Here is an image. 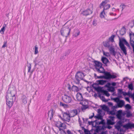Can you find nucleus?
Segmentation results:
<instances>
[{"label": "nucleus", "mask_w": 134, "mask_h": 134, "mask_svg": "<svg viewBox=\"0 0 134 134\" xmlns=\"http://www.w3.org/2000/svg\"><path fill=\"white\" fill-rule=\"evenodd\" d=\"M104 75L102 76H97V77H96V79H104L109 80L111 79H113L116 78L117 76L114 74V73L111 74V73L107 74V72H105Z\"/></svg>", "instance_id": "nucleus-1"}, {"label": "nucleus", "mask_w": 134, "mask_h": 134, "mask_svg": "<svg viewBox=\"0 0 134 134\" xmlns=\"http://www.w3.org/2000/svg\"><path fill=\"white\" fill-rule=\"evenodd\" d=\"M110 41L107 40L106 41L103 42V44L104 47L108 48L110 53L112 54L113 55L115 56L116 55V52L115 51L114 48L111 46H110Z\"/></svg>", "instance_id": "nucleus-2"}, {"label": "nucleus", "mask_w": 134, "mask_h": 134, "mask_svg": "<svg viewBox=\"0 0 134 134\" xmlns=\"http://www.w3.org/2000/svg\"><path fill=\"white\" fill-rule=\"evenodd\" d=\"M86 74L81 71H78L77 72L75 76V78L77 81L76 84H79L80 83V81L81 80L83 81L85 79L83 77L85 76Z\"/></svg>", "instance_id": "nucleus-3"}, {"label": "nucleus", "mask_w": 134, "mask_h": 134, "mask_svg": "<svg viewBox=\"0 0 134 134\" xmlns=\"http://www.w3.org/2000/svg\"><path fill=\"white\" fill-rule=\"evenodd\" d=\"M109 0H105V1H103L102 3L100 4L99 5V7L100 8H102V6L103 8V11L101 12V14H102L104 12L105 10H106L109 9L110 7V4H108L105 5V4L109 2Z\"/></svg>", "instance_id": "nucleus-4"}, {"label": "nucleus", "mask_w": 134, "mask_h": 134, "mask_svg": "<svg viewBox=\"0 0 134 134\" xmlns=\"http://www.w3.org/2000/svg\"><path fill=\"white\" fill-rule=\"evenodd\" d=\"M71 30V29L68 27H63L60 31L61 35L64 36H65V37L66 38L69 35Z\"/></svg>", "instance_id": "nucleus-5"}, {"label": "nucleus", "mask_w": 134, "mask_h": 134, "mask_svg": "<svg viewBox=\"0 0 134 134\" xmlns=\"http://www.w3.org/2000/svg\"><path fill=\"white\" fill-rule=\"evenodd\" d=\"M62 99L65 103H67L70 102L71 100V97L66 94H64L62 96Z\"/></svg>", "instance_id": "nucleus-6"}, {"label": "nucleus", "mask_w": 134, "mask_h": 134, "mask_svg": "<svg viewBox=\"0 0 134 134\" xmlns=\"http://www.w3.org/2000/svg\"><path fill=\"white\" fill-rule=\"evenodd\" d=\"M70 114L67 112H64L63 114V121L69 122L70 120Z\"/></svg>", "instance_id": "nucleus-7"}, {"label": "nucleus", "mask_w": 134, "mask_h": 134, "mask_svg": "<svg viewBox=\"0 0 134 134\" xmlns=\"http://www.w3.org/2000/svg\"><path fill=\"white\" fill-rule=\"evenodd\" d=\"M124 118H123L122 119L120 120L118 122H117L116 125L115 126V128L117 130H118L120 128H121V127H123L124 125L122 124L124 122Z\"/></svg>", "instance_id": "nucleus-8"}, {"label": "nucleus", "mask_w": 134, "mask_h": 134, "mask_svg": "<svg viewBox=\"0 0 134 134\" xmlns=\"http://www.w3.org/2000/svg\"><path fill=\"white\" fill-rule=\"evenodd\" d=\"M93 11L90 9H87L82 12L80 14L83 16H87L92 13Z\"/></svg>", "instance_id": "nucleus-9"}, {"label": "nucleus", "mask_w": 134, "mask_h": 134, "mask_svg": "<svg viewBox=\"0 0 134 134\" xmlns=\"http://www.w3.org/2000/svg\"><path fill=\"white\" fill-rule=\"evenodd\" d=\"M123 126V128H125L126 130L131 129L134 128V123L129 122Z\"/></svg>", "instance_id": "nucleus-10"}, {"label": "nucleus", "mask_w": 134, "mask_h": 134, "mask_svg": "<svg viewBox=\"0 0 134 134\" xmlns=\"http://www.w3.org/2000/svg\"><path fill=\"white\" fill-rule=\"evenodd\" d=\"M57 127L59 128V129L60 128V127H61L62 128L61 129H63L64 130L66 129V126L65 125V123H62L61 122H58L57 123Z\"/></svg>", "instance_id": "nucleus-11"}, {"label": "nucleus", "mask_w": 134, "mask_h": 134, "mask_svg": "<svg viewBox=\"0 0 134 134\" xmlns=\"http://www.w3.org/2000/svg\"><path fill=\"white\" fill-rule=\"evenodd\" d=\"M6 104L9 108H10L13 104V102L15 101L12 100V99H6Z\"/></svg>", "instance_id": "nucleus-12"}, {"label": "nucleus", "mask_w": 134, "mask_h": 134, "mask_svg": "<svg viewBox=\"0 0 134 134\" xmlns=\"http://www.w3.org/2000/svg\"><path fill=\"white\" fill-rule=\"evenodd\" d=\"M102 126H96L95 125L94 126V127H95L96 128V129L94 130V132L97 133H98L99 131H105V130L102 129Z\"/></svg>", "instance_id": "nucleus-13"}, {"label": "nucleus", "mask_w": 134, "mask_h": 134, "mask_svg": "<svg viewBox=\"0 0 134 134\" xmlns=\"http://www.w3.org/2000/svg\"><path fill=\"white\" fill-rule=\"evenodd\" d=\"M48 119H49L51 120L52 118L53 117V110L52 109H51L49 111H48Z\"/></svg>", "instance_id": "nucleus-14"}, {"label": "nucleus", "mask_w": 134, "mask_h": 134, "mask_svg": "<svg viewBox=\"0 0 134 134\" xmlns=\"http://www.w3.org/2000/svg\"><path fill=\"white\" fill-rule=\"evenodd\" d=\"M107 82L106 80H99L96 81V82L97 83H94L93 84L96 85H103L105 84Z\"/></svg>", "instance_id": "nucleus-15"}, {"label": "nucleus", "mask_w": 134, "mask_h": 134, "mask_svg": "<svg viewBox=\"0 0 134 134\" xmlns=\"http://www.w3.org/2000/svg\"><path fill=\"white\" fill-rule=\"evenodd\" d=\"M129 37H130V43L131 46H134V37L133 36H132V34L130 33L129 34Z\"/></svg>", "instance_id": "nucleus-16"}, {"label": "nucleus", "mask_w": 134, "mask_h": 134, "mask_svg": "<svg viewBox=\"0 0 134 134\" xmlns=\"http://www.w3.org/2000/svg\"><path fill=\"white\" fill-rule=\"evenodd\" d=\"M118 37L119 38V46H121L124 45V43L126 41V39L124 38H121L119 36H118Z\"/></svg>", "instance_id": "nucleus-17"}, {"label": "nucleus", "mask_w": 134, "mask_h": 134, "mask_svg": "<svg viewBox=\"0 0 134 134\" xmlns=\"http://www.w3.org/2000/svg\"><path fill=\"white\" fill-rule=\"evenodd\" d=\"M122 110H118L116 116L117 118L119 120H121L122 119Z\"/></svg>", "instance_id": "nucleus-18"}, {"label": "nucleus", "mask_w": 134, "mask_h": 134, "mask_svg": "<svg viewBox=\"0 0 134 134\" xmlns=\"http://www.w3.org/2000/svg\"><path fill=\"white\" fill-rule=\"evenodd\" d=\"M120 48L122 51L123 52V53L125 55H126L127 54L126 48L125 46V45L123 46H119Z\"/></svg>", "instance_id": "nucleus-19"}, {"label": "nucleus", "mask_w": 134, "mask_h": 134, "mask_svg": "<svg viewBox=\"0 0 134 134\" xmlns=\"http://www.w3.org/2000/svg\"><path fill=\"white\" fill-rule=\"evenodd\" d=\"M76 98L79 101H82L83 99L82 94L79 92L76 95Z\"/></svg>", "instance_id": "nucleus-20"}, {"label": "nucleus", "mask_w": 134, "mask_h": 134, "mask_svg": "<svg viewBox=\"0 0 134 134\" xmlns=\"http://www.w3.org/2000/svg\"><path fill=\"white\" fill-rule=\"evenodd\" d=\"M125 104V101L121 100L117 103V104L119 108H122L124 105Z\"/></svg>", "instance_id": "nucleus-21"}, {"label": "nucleus", "mask_w": 134, "mask_h": 134, "mask_svg": "<svg viewBox=\"0 0 134 134\" xmlns=\"http://www.w3.org/2000/svg\"><path fill=\"white\" fill-rule=\"evenodd\" d=\"M95 68V69L97 71L100 73H103L104 74V73L105 72H107V74L111 73L110 72L105 71L104 68H103V70H102V71L100 70L99 68H98L97 67H96Z\"/></svg>", "instance_id": "nucleus-22"}, {"label": "nucleus", "mask_w": 134, "mask_h": 134, "mask_svg": "<svg viewBox=\"0 0 134 134\" xmlns=\"http://www.w3.org/2000/svg\"><path fill=\"white\" fill-rule=\"evenodd\" d=\"M101 60L103 63L106 66H107V64L109 62V61L108 59L106 57H103L102 59Z\"/></svg>", "instance_id": "nucleus-23"}, {"label": "nucleus", "mask_w": 134, "mask_h": 134, "mask_svg": "<svg viewBox=\"0 0 134 134\" xmlns=\"http://www.w3.org/2000/svg\"><path fill=\"white\" fill-rule=\"evenodd\" d=\"M94 84H93L92 85V86L93 88H94L97 91V92H101L102 93V91L103 90H102V87H100L98 86V87H95L94 86Z\"/></svg>", "instance_id": "nucleus-24"}, {"label": "nucleus", "mask_w": 134, "mask_h": 134, "mask_svg": "<svg viewBox=\"0 0 134 134\" xmlns=\"http://www.w3.org/2000/svg\"><path fill=\"white\" fill-rule=\"evenodd\" d=\"M126 32V29L125 27L123 26L120 31V34L121 36L125 35Z\"/></svg>", "instance_id": "nucleus-25"}, {"label": "nucleus", "mask_w": 134, "mask_h": 134, "mask_svg": "<svg viewBox=\"0 0 134 134\" xmlns=\"http://www.w3.org/2000/svg\"><path fill=\"white\" fill-rule=\"evenodd\" d=\"M6 93L7 94L5 97L6 99H12V100H15V99H13V97H12L10 93Z\"/></svg>", "instance_id": "nucleus-26"}, {"label": "nucleus", "mask_w": 134, "mask_h": 134, "mask_svg": "<svg viewBox=\"0 0 134 134\" xmlns=\"http://www.w3.org/2000/svg\"><path fill=\"white\" fill-rule=\"evenodd\" d=\"M21 100L24 104H25L27 103V101L26 97L25 95H23L21 97Z\"/></svg>", "instance_id": "nucleus-27"}, {"label": "nucleus", "mask_w": 134, "mask_h": 134, "mask_svg": "<svg viewBox=\"0 0 134 134\" xmlns=\"http://www.w3.org/2000/svg\"><path fill=\"white\" fill-rule=\"evenodd\" d=\"M7 93H10L11 94L12 97H13V99H16V97L15 96V94H16V92L15 90H13L11 91L10 92H7Z\"/></svg>", "instance_id": "nucleus-28"}, {"label": "nucleus", "mask_w": 134, "mask_h": 134, "mask_svg": "<svg viewBox=\"0 0 134 134\" xmlns=\"http://www.w3.org/2000/svg\"><path fill=\"white\" fill-rule=\"evenodd\" d=\"M71 90L72 91L77 92L79 91L78 87L75 86L73 85L71 88Z\"/></svg>", "instance_id": "nucleus-29"}, {"label": "nucleus", "mask_w": 134, "mask_h": 134, "mask_svg": "<svg viewBox=\"0 0 134 134\" xmlns=\"http://www.w3.org/2000/svg\"><path fill=\"white\" fill-rule=\"evenodd\" d=\"M34 62L35 63V67H36L37 65H40L42 64V63H41L40 61L38 62L36 59L34 60Z\"/></svg>", "instance_id": "nucleus-30"}, {"label": "nucleus", "mask_w": 134, "mask_h": 134, "mask_svg": "<svg viewBox=\"0 0 134 134\" xmlns=\"http://www.w3.org/2000/svg\"><path fill=\"white\" fill-rule=\"evenodd\" d=\"M115 122L111 120L107 119V125H113L115 124Z\"/></svg>", "instance_id": "nucleus-31"}, {"label": "nucleus", "mask_w": 134, "mask_h": 134, "mask_svg": "<svg viewBox=\"0 0 134 134\" xmlns=\"http://www.w3.org/2000/svg\"><path fill=\"white\" fill-rule=\"evenodd\" d=\"M126 116L128 118H130L132 114L131 111L129 110H127L126 111Z\"/></svg>", "instance_id": "nucleus-32"}, {"label": "nucleus", "mask_w": 134, "mask_h": 134, "mask_svg": "<svg viewBox=\"0 0 134 134\" xmlns=\"http://www.w3.org/2000/svg\"><path fill=\"white\" fill-rule=\"evenodd\" d=\"M102 109L105 111H106L107 112H108V111H109V108L105 105H103L102 106Z\"/></svg>", "instance_id": "nucleus-33"}, {"label": "nucleus", "mask_w": 134, "mask_h": 134, "mask_svg": "<svg viewBox=\"0 0 134 134\" xmlns=\"http://www.w3.org/2000/svg\"><path fill=\"white\" fill-rule=\"evenodd\" d=\"M122 94L124 96H128L129 97H130L131 94H132V93L130 91H129L127 93L123 91Z\"/></svg>", "instance_id": "nucleus-34"}, {"label": "nucleus", "mask_w": 134, "mask_h": 134, "mask_svg": "<svg viewBox=\"0 0 134 134\" xmlns=\"http://www.w3.org/2000/svg\"><path fill=\"white\" fill-rule=\"evenodd\" d=\"M94 118L98 120H102L103 119V116L102 115V114H98L97 116H94Z\"/></svg>", "instance_id": "nucleus-35"}, {"label": "nucleus", "mask_w": 134, "mask_h": 134, "mask_svg": "<svg viewBox=\"0 0 134 134\" xmlns=\"http://www.w3.org/2000/svg\"><path fill=\"white\" fill-rule=\"evenodd\" d=\"M107 90L108 91L112 92H114L115 90V88L112 86H110Z\"/></svg>", "instance_id": "nucleus-36"}, {"label": "nucleus", "mask_w": 134, "mask_h": 134, "mask_svg": "<svg viewBox=\"0 0 134 134\" xmlns=\"http://www.w3.org/2000/svg\"><path fill=\"white\" fill-rule=\"evenodd\" d=\"M58 132H59V134H66V131L61 128H59V131Z\"/></svg>", "instance_id": "nucleus-37"}, {"label": "nucleus", "mask_w": 134, "mask_h": 134, "mask_svg": "<svg viewBox=\"0 0 134 134\" xmlns=\"http://www.w3.org/2000/svg\"><path fill=\"white\" fill-rule=\"evenodd\" d=\"M102 93L104 94L107 97H109L110 96V94L108 92V91L106 90H103L102 91Z\"/></svg>", "instance_id": "nucleus-38"}, {"label": "nucleus", "mask_w": 134, "mask_h": 134, "mask_svg": "<svg viewBox=\"0 0 134 134\" xmlns=\"http://www.w3.org/2000/svg\"><path fill=\"white\" fill-rule=\"evenodd\" d=\"M115 36V35H113L109 38L108 40L110 41V42L111 41L112 43L114 42V38Z\"/></svg>", "instance_id": "nucleus-39"}, {"label": "nucleus", "mask_w": 134, "mask_h": 134, "mask_svg": "<svg viewBox=\"0 0 134 134\" xmlns=\"http://www.w3.org/2000/svg\"><path fill=\"white\" fill-rule=\"evenodd\" d=\"M111 99L114 100L115 102L117 103L120 100L119 99V98L118 97L115 98H111Z\"/></svg>", "instance_id": "nucleus-40"}, {"label": "nucleus", "mask_w": 134, "mask_h": 134, "mask_svg": "<svg viewBox=\"0 0 134 134\" xmlns=\"http://www.w3.org/2000/svg\"><path fill=\"white\" fill-rule=\"evenodd\" d=\"M133 84L132 83H131L128 85V88L129 89V90H131L132 91L133 89Z\"/></svg>", "instance_id": "nucleus-41"}, {"label": "nucleus", "mask_w": 134, "mask_h": 134, "mask_svg": "<svg viewBox=\"0 0 134 134\" xmlns=\"http://www.w3.org/2000/svg\"><path fill=\"white\" fill-rule=\"evenodd\" d=\"M94 63L95 64V65L96 66L98 67H99L100 66V65L102 64V63L99 62L96 60L94 62Z\"/></svg>", "instance_id": "nucleus-42"}, {"label": "nucleus", "mask_w": 134, "mask_h": 134, "mask_svg": "<svg viewBox=\"0 0 134 134\" xmlns=\"http://www.w3.org/2000/svg\"><path fill=\"white\" fill-rule=\"evenodd\" d=\"M125 108L127 109V110H129V109H131L132 108L131 106L129 104H127L125 106Z\"/></svg>", "instance_id": "nucleus-43"}, {"label": "nucleus", "mask_w": 134, "mask_h": 134, "mask_svg": "<svg viewBox=\"0 0 134 134\" xmlns=\"http://www.w3.org/2000/svg\"><path fill=\"white\" fill-rule=\"evenodd\" d=\"M60 106L63 107L64 108H66L68 106V104L63 103L61 102L60 103Z\"/></svg>", "instance_id": "nucleus-44"}, {"label": "nucleus", "mask_w": 134, "mask_h": 134, "mask_svg": "<svg viewBox=\"0 0 134 134\" xmlns=\"http://www.w3.org/2000/svg\"><path fill=\"white\" fill-rule=\"evenodd\" d=\"M108 114L109 115H115V113L114 110L110 111L109 110V111H108Z\"/></svg>", "instance_id": "nucleus-45"}, {"label": "nucleus", "mask_w": 134, "mask_h": 134, "mask_svg": "<svg viewBox=\"0 0 134 134\" xmlns=\"http://www.w3.org/2000/svg\"><path fill=\"white\" fill-rule=\"evenodd\" d=\"M124 44L129 49H131V48L130 46L129 43H128V42H127V41L125 42V43H124Z\"/></svg>", "instance_id": "nucleus-46"}, {"label": "nucleus", "mask_w": 134, "mask_h": 134, "mask_svg": "<svg viewBox=\"0 0 134 134\" xmlns=\"http://www.w3.org/2000/svg\"><path fill=\"white\" fill-rule=\"evenodd\" d=\"M82 107H83L81 108L82 110H85L88 108V106L85 105H83Z\"/></svg>", "instance_id": "nucleus-47"}, {"label": "nucleus", "mask_w": 134, "mask_h": 134, "mask_svg": "<svg viewBox=\"0 0 134 134\" xmlns=\"http://www.w3.org/2000/svg\"><path fill=\"white\" fill-rule=\"evenodd\" d=\"M118 94H122L123 91L122 89H118Z\"/></svg>", "instance_id": "nucleus-48"}, {"label": "nucleus", "mask_w": 134, "mask_h": 134, "mask_svg": "<svg viewBox=\"0 0 134 134\" xmlns=\"http://www.w3.org/2000/svg\"><path fill=\"white\" fill-rule=\"evenodd\" d=\"M35 54H37L38 52V47H37V45H35Z\"/></svg>", "instance_id": "nucleus-49"}, {"label": "nucleus", "mask_w": 134, "mask_h": 134, "mask_svg": "<svg viewBox=\"0 0 134 134\" xmlns=\"http://www.w3.org/2000/svg\"><path fill=\"white\" fill-rule=\"evenodd\" d=\"M72 112H73V113L74 114V116H75V115H77V110L76 109H74L72 110Z\"/></svg>", "instance_id": "nucleus-50"}, {"label": "nucleus", "mask_w": 134, "mask_h": 134, "mask_svg": "<svg viewBox=\"0 0 134 134\" xmlns=\"http://www.w3.org/2000/svg\"><path fill=\"white\" fill-rule=\"evenodd\" d=\"M108 118H109V120H111L113 121H114L115 117L114 116H109Z\"/></svg>", "instance_id": "nucleus-51"}, {"label": "nucleus", "mask_w": 134, "mask_h": 134, "mask_svg": "<svg viewBox=\"0 0 134 134\" xmlns=\"http://www.w3.org/2000/svg\"><path fill=\"white\" fill-rule=\"evenodd\" d=\"M89 121L88 122V123L89 125H92V126L94 127V126L93 125V123L94 122V121Z\"/></svg>", "instance_id": "nucleus-52"}, {"label": "nucleus", "mask_w": 134, "mask_h": 134, "mask_svg": "<svg viewBox=\"0 0 134 134\" xmlns=\"http://www.w3.org/2000/svg\"><path fill=\"white\" fill-rule=\"evenodd\" d=\"M105 122L104 123V124H103L102 128H101L102 129L105 130V129L106 128L107 126H105Z\"/></svg>", "instance_id": "nucleus-53"}, {"label": "nucleus", "mask_w": 134, "mask_h": 134, "mask_svg": "<svg viewBox=\"0 0 134 134\" xmlns=\"http://www.w3.org/2000/svg\"><path fill=\"white\" fill-rule=\"evenodd\" d=\"M103 55L107 57H108L110 56L109 53L108 52H105L104 51H103Z\"/></svg>", "instance_id": "nucleus-54"}, {"label": "nucleus", "mask_w": 134, "mask_h": 134, "mask_svg": "<svg viewBox=\"0 0 134 134\" xmlns=\"http://www.w3.org/2000/svg\"><path fill=\"white\" fill-rule=\"evenodd\" d=\"M104 102H107V100H106L105 99V97H104L103 96H102L101 99Z\"/></svg>", "instance_id": "nucleus-55"}, {"label": "nucleus", "mask_w": 134, "mask_h": 134, "mask_svg": "<svg viewBox=\"0 0 134 134\" xmlns=\"http://www.w3.org/2000/svg\"><path fill=\"white\" fill-rule=\"evenodd\" d=\"M121 7L122 8V11H123L124 8H125L126 7V5L124 4H122L121 5H120V7Z\"/></svg>", "instance_id": "nucleus-56"}, {"label": "nucleus", "mask_w": 134, "mask_h": 134, "mask_svg": "<svg viewBox=\"0 0 134 134\" xmlns=\"http://www.w3.org/2000/svg\"><path fill=\"white\" fill-rule=\"evenodd\" d=\"M101 120V121L99 122V124H100V125H102L103 124H104V123L105 122V120L103 119H102Z\"/></svg>", "instance_id": "nucleus-57"}, {"label": "nucleus", "mask_w": 134, "mask_h": 134, "mask_svg": "<svg viewBox=\"0 0 134 134\" xmlns=\"http://www.w3.org/2000/svg\"><path fill=\"white\" fill-rule=\"evenodd\" d=\"M7 42L6 41H4L3 43V44L2 47V48H4L7 46Z\"/></svg>", "instance_id": "nucleus-58"}, {"label": "nucleus", "mask_w": 134, "mask_h": 134, "mask_svg": "<svg viewBox=\"0 0 134 134\" xmlns=\"http://www.w3.org/2000/svg\"><path fill=\"white\" fill-rule=\"evenodd\" d=\"M84 131L85 134H89L90 133V131L86 129V130H84Z\"/></svg>", "instance_id": "nucleus-59"}, {"label": "nucleus", "mask_w": 134, "mask_h": 134, "mask_svg": "<svg viewBox=\"0 0 134 134\" xmlns=\"http://www.w3.org/2000/svg\"><path fill=\"white\" fill-rule=\"evenodd\" d=\"M80 34V31H79V30H78L77 31V32H76L75 34L74 35V36L75 37H77V36H78Z\"/></svg>", "instance_id": "nucleus-60"}, {"label": "nucleus", "mask_w": 134, "mask_h": 134, "mask_svg": "<svg viewBox=\"0 0 134 134\" xmlns=\"http://www.w3.org/2000/svg\"><path fill=\"white\" fill-rule=\"evenodd\" d=\"M97 20H94L93 22V25L96 26L97 25Z\"/></svg>", "instance_id": "nucleus-61"}, {"label": "nucleus", "mask_w": 134, "mask_h": 134, "mask_svg": "<svg viewBox=\"0 0 134 134\" xmlns=\"http://www.w3.org/2000/svg\"><path fill=\"white\" fill-rule=\"evenodd\" d=\"M111 84L110 83H107V84H106L105 85V87L108 88L110 86Z\"/></svg>", "instance_id": "nucleus-62"}, {"label": "nucleus", "mask_w": 134, "mask_h": 134, "mask_svg": "<svg viewBox=\"0 0 134 134\" xmlns=\"http://www.w3.org/2000/svg\"><path fill=\"white\" fill-rule=\"evenodd\" d=\"M82 119L83 120V123H86L87 122V121L88 120V118L84 119V118H83Z\"/></svg>", "instance_id": "nucleus-63"}, {"label": "nucleus", "mask_w": 134, "mask_h": 134, "mask_svg": "<svg viewBox=\"0 0 134 134\" xmlns=\"http://www.w3.org/2000/svg\"><path fill=\"white\" fill-rule=\"evenodd\" d=\"M102 110L100 109H98V114H102Z\"/></svg>", "instance_id": "nucleus-64"}]
</instances>
